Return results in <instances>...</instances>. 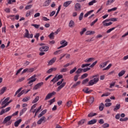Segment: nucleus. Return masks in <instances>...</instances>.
I'll list each match as a JSON object with an SVG mask.
<instances>
[{"mask_svg":"<svg viewBox=\"0 0 128 128\" xmlns=\"http://www.w3.org/2000/svg\"><path fill=\"white\" fill-rule=\"evenodd\" d=\"M11 119H12L11 116H6V118H4V120L3 121V124H6V122H8V124H6V126H10V125L12 124V122L10 121V120Z\"/></svg>","mask_w":128,"mask_h":128,"instance_id":"nucleus-1","label":"nucleus"},{"mask_svg":"<svg viewBox=\"0 0 128 128\" xmlns=\"http://www.w3.org/2000/svg\"><path fill=\"white\" fill-rule=\"evenodd\" d=\"M66 82H64L62 84V82H60V81H59L57 82L56 84L57 86H60L57 90H56V92H60V90H62V88H64V86H66Z\"/></svg>","mask_w":128,"mask_h":128,"instance_id":"nucleus-2","label":"nucleus"},{"mask_svg":"<svg viewBox=\"0 0 128 128\" xmlns=\"http://www.w3.org/2000/svg\"><path fill=\"white\" fill-rule=\"evenodd\" d=\"M25 30L26 32L24 34V38H34V34H30L28 30L26 29Z\"/></svg>","mask_w":128,"mask_h":128,"instance_id":"nucleus-3","label":"nucleus"},{"mask_svg":"<svg viewBox=\"0 0 128 128\" xmlns=\"http://www.w3.org/2000/svg\"><path fill=\"white\" fill-rule=\"evenodd\" d=\"M42 86H44V82H40L38 83V84H36L34 87L33 88L34 90H38Z\"/></svg>","mask_w":128,"mask_h":128,"instance_id":"nucleus-4","label":"nucleus"},{"mask_svg":"<svg viewBox=\"0 0 128 128\" xmlns=\"http://www.w3.org/2000/svg\"><path fill=\"white\" fill-rule=\"evenodd\" d=\"M56 92H53L51 93L48 94V95L46 96L44 100H50L52 96L56 94Z\"/></svg>","mask_w":128,"mask_h":128,"instance_id":"nucleus-5","label":"nucleus"},{"mask_svg":"<svg viewBox=\"0 0 128 128\" xmlns=\"http://www.w3.org/2000/svg\"><path fill=\"white\" fill-rule=\"evenodd\" d=\"M48 48H50L48 46H42L40 48V52H48Z\"/></svg>","mask_w":128,"mask_h":128,"instance_id":"nucleus-6","label":"nucleus"},{"mask_svg":"<svg viewBox=\"0 0 128 128\" xmlns=\"http://www.w3.org/2000/svg\"><path fill=\"white\" fill-rule=\"evenodd\" d=\"M96 122H98V120L96 119H92V120H90L88 122V124H96Z\"/></svg>","mask_w":128,"mask_h":128,"instance_id":"nucleus-7","label":"nucleus"},{"mask_svg":"<svg viewBox=\"0 0 128 128\" xmlns=\"http://www.w3.org/2000/svg\"><path fill=\"white\" fill-rule=\"evenodd\" d=\"M94 102V97H90L88 100H87V102H86V104L87 102H88L89 104H92Z\"/></svg>","mask_w":128,"mask_h":128,"instance_id":"nucleus-8","label":"nucleus"},{"mask_svg":"<svg viewBox=\"0 0 128 128\" xmlns=\"http://www.w3.org/2000/svg\"><path fill=\"white\" fill-rule=\"evenodd\" d=\"M80 3H76L75 4V10H80Z\"/></svg>","mask_w":128,"mask_h":128,"instance_id":"nucleus-9","label":"nucleus"},{"mask_svg":"<svg viewBox=\"0 0 128 128\" xmlns=\"http://www.w3.org/2000/svg\"><path fill=\"white\" fill-rule=\"evenodd\" d=\"M56 68H52L46 72V74H52V72H56Z\"/></svg>","mask_w":128,"mask_h":128,"instance_id":"nucleus-10","label":"nucleus"},{"mask_svg":"<svg viewBox=\"0 0 128 128\" xmlns=\"http://www.w3.org/2000/svg\"><path fill=\"white\" fill-rule=\"evenodd\" d=\"M96 34V32L92 30H88L86 32V36H90L92 34Z\"/></svg>","mask_w":128,"mask_h":128,"instance_id":"nucleus-11","label":"nucleus"},{"mask_svg":"<svg viewBox=\"0 0 128 128\" xmlns=\"http://www.w3.org/2000/svg\"><path fill=\"white\" fill-rule=\"evenodd\" d=\"M22 119H20L17 121L15 122L14 123V126H16V128H17V126H18V125L20 124L22 122Z\"/></svg>","mask_w":128,"mask_h":128,"instance_id":"nucleus-12","label":"nucleus"},{"mask_svg":"<svg viewBox=\"0 0 128 128\" xmlns=\"http://www.w3.org/2000/svg\"><path fill=\"white\" fill-rule=\"evenodd\" d=\"M46 112H48V110L46 109L42 110L40 114L38 116V118H42V116H44V114H46Z\"/></svg>","mask_w":128,"mask_h":128,"instance_id":"nucleus-13","label":"nucleus"},{"mask_svg":"<svg viewBox=\"0 0 128 128\" xmlns=\"http://www.w3.org/2000/svg\"><path fill=\"white\" fill-rule=\"evenodd\" d=\"M56 60V58H52L50 61L48 62V64L50 66H52V64H54V62Z\"/></svg>","mask_w":128,"mask_h":128,"instance_id":"nucleus-14","label":"nucleus"},{"mask_svg":"<svg viewBox=\"0 0 128 128\" xmlns=\"http://www.w3.org/2000/svg\"><path fill=\"white\" fill-rule=\"evenodd\" d=\"M85 122H86V119H82L78 122V124L79 126H82L84 124Z\"/></svg>","mask_w":128,"mask_h":128,"instance_id":"nucleus-15","label":"nucleus"},{"mask_svg":"<svg viewBox=\"0 0 128 128\" xmlns=\"http://www.w3.org/2000/svg\"><path fill=\"white\" fill-rule=\"evenodd\" d=\"M104 108V103H101L99 106V110H100V112H102Z\"/></svg>","mask_w":128,"mask_h":128,"instance_id":"nucleus-16","label":"nucleus"},{"mask_svg":"<svg viewBox=\"0 0 128 128\" xmlns=\"http://www.w3.org/2000/svg\"><path fill=\"white\" fill-rule=\"evenodd\" d=\"M80 81H78L75 84H74L72 86V88H76L78 86H80Z\"/></svg>","mask_w":128,"mask_h":128,"instance_id":"nucleus-17","label":"nucleus"},{"mask_svg":"<svg viewBox=\"0 0 128 128\" xmlns=\"http://www.w3.org/2000/svg\"><path fill=\"white\" fill-rule=\"evenodd\" d=\"M6 87H3L0 90V94L2 96V94H4V92L6 90Z\"/></svg>","mask_w":128,"mask_h":128,"instance_id":"nucleus-18","label":"nucleus"},{"mask_svg":"<svg viewBox=\"0 0 128 128\" xmlns=\"http://www.w3.org/2000/svg\"><path fill=\"white\" fill-rule=\"evenodd\" d=\"M52 2V0H47L45 2L43 6H50V3Z\"/></svg>","mask_w":128,"mask_h":128,"instance_id":"nucleus-19","label":"nucleus"},{"mask_svg":"<svg viewBox=\"0 0 128 128\" xmlns=\"http://www.w3.org/2000/svg\"><path fill=\"white\" fill-rule=\"evenodd\" d=\"M68 26L70 28H74V22L72 20H70Z\"/></svg>","mask_w":128,"mask_h":128,"instance_id":"nucleus-20","label":"nucleus"},{"mask_svg":"<svg viewBox=\"0 0 128 128\" xmlns=\"http://www.w3.org/2000/svg\"><path fill=\"white\" fill-rule=\"evenodd\" d=\"M70 4H72V1H67L64 4V6L67 8V6H68Z\"/></svg>","mask_w":128,"mask_h":128,"instance_id":"nucleus-21","label":"nucleus"},{"mask_svg":"<svg viewBox=\"0 0 128 128\" xmlns=\"http://www.w3.org/2000/svg\"><path fill=\"white\" fill-rule=\"evenodd\" d=\"M124 74H126V70H122L121 72H120L118 73V76L120 78V76H124Z\"/></svg>","mask_w":128,"mask_h":128,"instance_id":"nucleus-22","label":"nucleus"},{"mask_svg":"<svg viewBox=\"0 0 128 128\" xmlns=\"http://www.w3.org/2000/svg\"><path fill=\"white\" fill-rule=\"evenodd\" d=\"M120 104H117L115 108L114 109V112H116V110H120Z\"/></svg>","mask_w":128,"mask_h":128,"instance_id":"nucleus-23","label":"nucleus"},{"mask_svg":"<svg viewBox=\"0 0 128 128\" xmlns=\"http://www.w3.org/2000/svg\"><path fill=\"white\" fill-rule=\"evenodd\" d=\"M94 60V58H88V59H86L84 60L85 62H92Z\"/></svg>","mask_w":128,"mask_h":128,"instance_id":"nucleus-24","label":"nucleus"},{"mask_svg":"<svg viewBox=\"0 0 128 128\" xmlns=\"http://www.w3.org/2000/svg\"><path fill=\"white\" fill-rule=\"evenodd\" d=\"M56 102V98H53L52 100H50L48 101V102H50V106H52L54 102Z\"/></svg>","mask_w":128,"mask_h":128,"instance_id":"nucleus-25","label":"nucleus"},{"mask_svg":"<svg viewBox=\"0 0 128 128\" xmlns=\"http://www.w3.org/2000/svg\"><path fill=\"white\" fill-rule=\"evenodd\" d=\"M38 100H40V96H37L34 100L32 102V104H36L37 102H38Z\"/></svg>","mask_w":128,"mask_h":128,"instance_id":"nucleus-26","label":"nucleus"},{"mask_svg":"<svg viewBox=\"0 0 128 128\" xmlns=\"http://www.w3.org/2000/svg\"><path fill=\"white\" fill-rule=\"evenodd\" d=\"M82 68H79L76 71V74H82Z\"/></svg>","mask_w":128,"mask_h":128,"instance_id":"nucleus-27","label":"nucleus"},{"mask_svg":"<svg viewBox=\"0 0 128 128\" xmlns=\"http://www.w3.org/2000/svg\"><path fill=\"white\" fill-rule=\"evenodd\" d=\"M54 32H52L50 35H48V37L50 38L51 40H54Z\"/></svg>","mask_w":128,"mask_h":128,"instance_id":"nucleus-28","label":"nucleus"},{"mask_svg":"<svg viewBox=\"0 0 128 128\" xmlns=\"http://www.w3.org/2000/svg\"><path fill=\"white\" fill-rule=\"evenodd\" d=\"M102 24H103L104 26H110L111 24H112V22H109L108 23L105 22Z\"/></svg>","mask_w":128,"mask_h":128,"instance_id":"nucleus-29","label":"nucleus"},{"mask_svg":"<svg viewBox=\"0 0 128 128\" xmlns=\"http://www.w3.org/2000/svg\"><path fill=\"white\" fill-rule=\"evenodd\" d=\"M26 92V90H22L20 93H19L17 96L18 98H20L21 96H22V94H24V92Z\"/></svg>","mask_w":128,"mask_h":128,"instance_id":"nucleus-30","label":"nucleus"},{"mask_svg":"<svg viewBox=\"0 0 128 128\" xmlns=\"http://www.w3.org/2000/svg\"><path fill=\"white\" fill-rule=\"evenodd\" d=\"M88 74L87 73H85L84 74H83L82 76L80 78L82 80H84V78H88Z\"/></svg>","mask_w":128,"mask_h":128,"instance_id":"nucleus-31","label":"nucleus"},{"mask_svg":"<svg viewBox=\"0 0 128 128\" xmlns=\"http://www.w3.org/2000/svg\"><path fill=\"white\" fill-rule=\"evenodd\" d=\"M118 10V8L115 7V8H112L108 10V12H114V11L116 10Z\"/></svg>","mask_w":128,"mask_h":128,"instance_id":"nucleus-32","label":"nucleus"},{"mask_svg":"<svg viewBox=\"0 0 128 128\" xmlns=\"http://www.w3.org/2000/svg\"><path fill=\"white\" fill-rule=\"evenodd\" d=\"M30 100V97H28V98L26 97H25L22 99V102H28V100Z\"/></svg>","mask_w":128,"mask_h":128,"instance_id":"nucleus-33","label":"nucleus"},{"mask_svg":"<svg viewBox=\"0 0 128 128\" xmlns=\"http://www.w3.org/2000/svg\"><path fill=\"white\" fill-rule=\"evenodd\" d=\"M90 80L88 78H86L84 79V80H82V84H86L87 82H88Z\"/></svg>","mask_w":128,"mask_h":128,"instance_id":"nucleus-34","label":"nucleus"},{"mask_svg":"<svg viewBox=\"0 0 128 128\" xmlns=\"http://www.w3.org/2000/svg\"><path fill=\"white\" fill-rule=\"evenodd\" d=\"M114 0H108L106 4V6H109V4H112Z\"/></svg>","mask_w":128,"mask_h":128,"instance_id":"nucleus-35","label":"nucleus"},{"mask_svg":"<svg viewBox=\"0 0 128 128\" xmlns=\"http://www.w3.org/2000/svg\"><path fill=\"white\" fill-rule=\"evenodd\" d=\"M68 42H66L65 44H64L62 45L61 46H60V47L58 48L57 49L60 50V48H64V46H68Z\"/></svg>","mask_w":128,"mask_h":128,"instance_id":"nucleus-36","label":"nucleus"},{"mask_svg":"<svg viewBox=\"0 0 128 128\" xmlns=\"http://www.w3.org/2000/svg\"><path fill=\"white\" fill-rule=\"evenodd\" d=\"M102 127L103 128H110V124H108V123H105L102 124Z\"/></svg>","mask_w":128,"mask_h":128,"instance_id":"nucleus-37","label":"nucleus"},{"mask_svg":"<svg viewBox=\"0 0 128 128\" xmlns=\"http://www.w3.org/2000/svg\"><path fill=\"white\" fill-rule=\"evenodd\" d=\"M31 26H34L35 28H38L40 26V24H32Z\"/></svg>","mask_w":128,"mask_h":128,"instance_id":"nucleus-38","label":"nucleus"},{"mask_svg":"<svg viewBox=\"0 0 128 128\" xmlns=\"http://www.w3.org/2000/svg\"><path fill=\"white\" fill-rule=\"evenodd\" d=\"M95 2H96V0H92L88 3V6H92Z\"/></svg>","mask_w":128,"mask_h":128,"instance_id":"nucleus-39","label":"nucleus"},{"mask_svg":"<svg viewBox=\"0 0 128 128\" xmlns=\"http://www.w3.org/2000/svg\"><path fill=\"white\" fill-rule=\"evenodd\" d=\"M76 67L74 68L73 69L71 70H70V74H74V72H76Z\"/></svg>","mask_w":128,"mask_h":128,"instance_id":"nucleus-40","label":"nucleus"},{"mask_svg":"<svg viewBox=\"0 0 128 128\" xmlns=\"http://www.w3.org/2000/svg\"><path fill=\"white\" fill-rule=\"evenodd\" d=\"M112 66V64H110L106 68H104L102 70H110V67Z\"/></svg>","mask_w":128,"mask_h":128,"instance_id":"nucleus-41","label":"nucleus"},{"mask_svg":"<svg viewBox=\"0 0 128 128\" xmlns=\"http://www.w3.org/2000/svg\"><path fill=\"white\" fill-rule=\"evenodd\" d=\"M94 84H96L94 80H90L88 82V86H94Z\"/></svg>","mask_w":128,"mask_h":128,"instance_id":"nucleus-42","label":"nucleus"},{"mask_svg":"<svg viewBox=\"0 0 128 128\" xmlns=\"http://www.w3.org/2000/svg\"><path fill=\"white\" fill-rule=\"evenodd\" d=\"M32 8V4L28 5L25 7V10H30Z\"/></svg>","mask_w":128,"mask_h":128,"instance_id":"nucleus-43","label":"nucleus"},{"mask_svg":"<svg viewBox=\"0 0 128 128\" xmlns=\"http://www.w3.org/2000/svg\"><path fill=\"white\" fill-rule=\"evenodd\" d=\"M90 70V68H84L82 69V71L84 72H86Z\"/></svg>","mask_w":128,"mask_h":128,"instance_id":"nucleus-44","label":"nucleus"},{"mask_svg":"<svg viewBox=\"0 0 128 128\" xmlns=\"http://www.w3.org/2000/svg\"><path fill=\"white\" fill-rule=\"evenodd\" d=\"M36 78H34V79L31 80L29 81L28 84H32V82H36Z\"/></svg>","mask_w":128,"mask_h":128,"instance_id":"nucleus-45","label":"nucleus"},{"mask_svg":"<svg viewBox=\"0 0 128 128\" xmlns=\"http://www.w3.org/2000/svg\"><path fill=\"white\" fill-rule=\"evenodd\" d=\"M34 38H36V40H38V38H40V33H36L34 36Z\"/></svg>","mask_w":128,"mask_h":128,"instance_id":"nucleus-46","label":"nucleus"},{"mask_svg":"<svg viewBox=\"0 0 128 128\" xmlns=\"http://www.w3.org/2000/svg\"><path fill=\"white\" fill-rule=\"evenodd\" d=\"M86 88V90L83 89L82 90V92H85V94H88V88Z\"/></svg>","mask_w":128,"mask_h":128,"instance_id":"nucleus-47","label":"nucleus"},{"mask_svg":"<svg viewBox=\"0 0 128 128\" xmlns=\"http://www.w3.org/2000/svg\"><path fill=\"white\" fill-rule=\"evenodd\" d=\"M84 18V12H81L79 16V20H82Z\"/></svg>","mask_w":128,"mask_h":128,"instance_id":"nucleus-48","label":"nucleus"},{"mask_svg":"<svg viewBox=\"0 0 128 128\" xmlns=\"http://www.w3.org/2000/svg\"><path fill=\"white\" fill-rule=\"evenodd\" d=\"M90 66V64H82V68H86V66Z\"/></svg>","mask_w":128,"mask_h":128,"instance_id":"nucleus-49","label":"nucleus"},{"mask_svg":"<svg viewBox=\"0 0 128 128\" xmlns=\"http://www.w3.org/2000/svg\"><path fill=\"white\" fill-rule=\"evenodd\" d=\"M128 118H120V122H126L128 120Z\"/></svg>","mask_w":128,"mask_h":128,"instance_id":"nucleus-50","label":"nucleus"},{"mask_svg":"<svg viewBox=\"0 0 128 128\" xmlns=\"http://www.w3.org/2000/svg\"><path fill=\"white\" fill-rule=\"evenodd\" d=\"M72 100H70L67 102L66 106L68 108H70V106H72Z\"/></svg>","mask_w":128,"mask_h":128,"instance_id":"nucleus-51","label":"nucleus"},{"mask_svg":"<svg viewBox=\"0 0 128 128\" xmlns=\"http://www.w3.org/2000/svg\"><path fill=\"white\" fill-rule=\"evenodd\" d=\"M98 19L96 18V19L94 22H92L91 24H90V26H92L94 25V24H96V22H98Z\"/></svg>","mask_w":128,"mask_h":128,"instance_id":"nucleus-52","label":"nucleus"},{"mask_svg":"<svg viewBox=\"0 0 128 128\" xmlns=\"http://www.w3.org/2000/svg\"><path fill=\"white\" fill-rule=\"evenodd\" d=\"M98 124H104V119H100L98 121Z\"/></svg>","mask_w":128,"mask_h":128,"instance_id":"nucleus-53","label":"nucleus"},{"mask_svg":"<svg viewBox=\"0 0 128 128\" xmlns=\"http://www.w3.org/2000/svg\"><path fill=\"white\" fill-rule=\"evenodd\" d=\"M116 28L115 27H114V28H112L109 30H108L107 31H106V33L107 34H110V32L114 30Z\"/></svg>","mask_w":128,"mask_h":128,"instance_id":"nucleus-54","label":"nucleus"},{"mask_svg":"<svg viewBox=\"0 0 128 128\" xmlns=\"http://www.w3.org/2000/svg\"><path fill=\"white\" fill-rule=\"evenodd\" d=\"M78 76H80V74H76L74 76V82H76V80H78Z\"/></svg>","mask_w":128,"mask_h":128,"instance_id":"nucleus-55","label":"nucleus"},{"mask_svg":"<svg viewBox=\"0 0 128 128\" xmlns=\"http://www.w3.org/2000/svg\"><path fill=\"white\" fill-rule=\"evenodd\" d=\"M110 92H107V93H105V94H103L102 95V96H110Z\"/></svg>","mask_w":128,"mask_h":128,"instance_id":"nucleus-56","label":"nucleus"},{"mask_svg":"<svg viewBox=\"0 0 128 128\" xmlns=\"http://www.w3.org/2000/svg\"><path fill=\"white\" fill-rule=\"evenodd\" d=\"M22 90V88H20L16 92L15 94L14 95V96H16V94H18L20 90Z\"/></svg>","mask_w":128,"mask_h":128,"instance_id":"nucleus-57","label":"nucleus"},{"mask_svg":"<svg viewBox=\"0 0 128 128\" xmlns=\"http://www.w3.org/2000/svg\"><path fill=\"white\" fill-rule=\"evenodd\" d=\"M85 32H86V28H84L82 29V31L80 32V34L81 36H82V34H84Z\"/></svg>","mask_w":128,"mask_h":128,"instance_id":"nucleus-58","label":"nucleus"},{"mask_svg":"<svg viewBox=\"0 0 128 128\" xmlns=\"http://www.w3.org/2000/svg\"><path fill=\"white\" fill-rule=\"evenodd\" d=\"M96 64H98V60H96V62H93L92 65L90 66V68H94V66Z\"/></svg>","mask_w":128,"mask_h":128,"instance_id":"nucleus-59","label":"nucleus"},{"mask_svg":"<svg viewBox=\"0 0 128 128\" xmlns=\"http://www.w3.org/2000/svg\"><path fill=\"white\" fill-rule=\"evenodd\" d=\"M94 84H96V82H98L99 79L98 78H94L93 80Z\"/></svg>","mask_w":128,"mask_h":128,"instance_id":"nucleus-60","label":"nucleus"},{"mask_svg":"<svg viewBox=\"0 0 128 128\" xmlns=\"http://www.w3.org/2000/svg\"><path fill=\"white\" fill-rule=\"evenodd\" d=\"M105 106H106V108H108V106H112V102H108L105 104H104Z\"/></svg>","mask_w":128,"mask_h":128,"instance_id":"nucleus-61","label":"nucleus"},{"mask_svg":"<svg viewBox=\"0 0 128 128\" xmlns=\"http://www.w3.org/2000/svg\"><path fill=\"white\" fill-rule=\"evenodd\" d=\"M24 77H22V78L19 79L18 81L17 82H24Z\"/></svg>","mask_w":128,"mask_h":128,"instance_id":"nucleus-62","label":"nucleus"},{"mask_svg":"<svg viewBox=\"0 0 128 128\" xmlns=\"http://www.w3.org/2000/svg\"><path fill=\"white\" fill-rule=\"evenodd\" d=\"M56 14V12L55 11H52V12H50V16H54Z\"/></svg>","mask_w":128,"mask_h":128,"instance_id":"nucleus-63","label":"nucleus"},{"mask_svg":"<svg viewBox=\"0 0 128 128\" xmlns=\"http://www.w3.org/2000/svg\"><path fill=\"white\" fill-rule=\"evenodd\" d=\"M34 68H30V69L28 68V72H34Z\"/></svg>","mask_w":128,"mask_h":128,"instance_id":"nucleus-64","label":"nucleus"}]
</instances>
